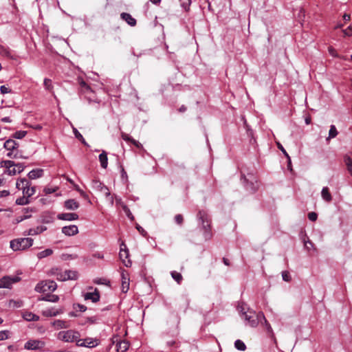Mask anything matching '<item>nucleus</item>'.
<instances>
[{
  "label": "nucleus",
  "mask_w": 352,
  "mask_h": 352,
  "mask_svg": "<svg viewBox=\"0 0 352 352\" xmlns=\"http://www.w3.org/2000/svg\"><path fill=\"white\" fill-rule=\"evenodd\" d=\"M86 347H94L98 344L97 340H93L92 338L85 339Z\"/></svg>",
  "instance_id": "obj_36"
},
{
  "label": "nucleus",
  "mask_w": 352,
  "mask_h": 352,
  "mask_svg": "<svg viewBox=\"0 0 352 352\" xmlns=\"http://www.w3.org/2000/svg\"><path fill=\"white\" fill-rule=\"evenodd\" d=\"M80 337V333L72 329L60 331L57 336L58 340L66 342H73Z\"/></svg>",
  "instance_id": "obj_4"
},
{
  "label": "nucleus",
  "mask_w": 352,
  "mask_h": 352,
  "mask_svg": "<svg viewBox=\"0 0 352 352\" xmlns=\"http://www.w3.org/2000/svg\"><path fill=\"white\" fill-rule=\"evenodd\" d=\"M283 279L286 282H289L291 280V276L289 272L287 271H283L282 272Z\"/></svg>",
  "instance_id": "obj_51"
},
{
  "label": "nucleus",
  "mask_w": 352,
  "mask_h": 352,
  "mask_svg": "<svg viewBox=\"0 0 352 352\" xmlns=\"http://www.w3.org/2000/svg\"><path fill=\"white\" fill-rule=\"evenodd\" d=\"M80 91L83 94H89L91 92V87L83 80L79 81Z\"/></svg>",
  "instance_id": "obj_30"
},
{
  "label": "nucleus",
  "mask_w": 352,
  "mask_h": 352,
  "mask_svg": "<svg viewBox=\"0 0 352 352\" xmlns=\"http://www.w3.org/2000/svg\"><path fill=\"white\" fill-rule=\"evenodd\" d=\"M76 342V345L78 346H85V340H80V338L77 339V340H75Z\"/></svg>",
  "instance_id": "obj_59"
},
{
  "label": "nucleus",
  "mask_w": 352,
  "mask_h": 352,
  "mask_svg": "<svg viewBox=\"0 0 352 352\" xmlns=\"http://www.w3.org/2000/svg\"><path fill=\"white\" fill-rule=\"evenodd\" d=\"M53 254V250L52 249H46L43 251H41L37 254V257L39 259L44 258L45 257H47Z\"/></svg>",
  "instance_id": "obj_34"
},
{
  "label": "nucleus",
  "mask_w": 352,
  "mask_h": 352,
  "mask_svg": "<svg viewBox=\"0 0 352 352\" xmlns=\"http://www.w3.org/2000/svg\"><path fill=\"white\" fill-rule=\"evenodd\" d=\"M64 206L67 210H75L79 208V203L75 199H68L65 201Z\"/></svg>",
  "instance_id": "obj_18"
},
{
  "label": "nucleus",
  "mask_w": 352,
  "mask_h": 352,
  "mask_svg": "<svg viewBox=\"0 0 352 352\" xmlns=\"http://www.w3.org/2000/svg\"><path fill=\"white\" fill-rule=\"evenodd\" d=\"M172 278L178 283L180 284L183 277L182 274L176 271H173L171 273Z\"/></svg>",
  "instance_id": "obj_38"
},
{
  "label": "nucleus",
  "mask_w": 352,
  "mask_h": 352,
  "mask_svg": "<svg viewBox=\"0 0 352 352\" xmlns=\"http://www.w3.org/2000/svg\"><path fill=\"white\" fill-rule=\"evenodd\" d=\"M308 218L310 221H315L318 218V214L314 212H311L308 214Z\"/></svg>",
  "instance_id": "obj_54"
},
{
  "label": "nucleus",
  "mask_w": 352,
  "mask_h": 352,
  "mask_svg": "<svg viewBox=\"0 0 352 352\" xmlns=\"http://www.w3.org/2000/svg\"><path fill=\"white\" fill-rule=\"evenodd\" d=\"M277 146L283 152V153L286 157L289 156L280 143L277 142Z\"/></svg>",
  "instance_id": "obj_56"
},
{
  "label": "nucleus",
  "mask_w": 352,
  "mask_h": 352,
  "mask_svg": "<svg viewBox=\"0 0 352 352\" xmlns=\"http://www.w3.org/2000/svg\"><path fill=\"white\" fill-rule=\"evenodd\" d=\"M29 184L30 182L27 179L22 178L16 182V187L19 190H22L23 191V189H25L26 186Z\"/></svg>",
  "instance_id": "obj_26"
},
{
  "label": "nucleus",
  "mask_w": 352,
  "mask_h": 352,
  "mask_svg": "<svg viewBox=\"0 0 352 352\" xmlns=\"http://www.w3.org/2000/svg\"><path fill=\"white\" fill-rule=\"evenodd\" d=\"M43 173V170L42 169H34V170H31L28 173V177L30 179H34L42 177Z\"/></svg>",
  "instance_id": "obj_25"
},
{
  "label": "nucleus",
  "mask_w": 352,
  "mask_h": 352,
  "mask_svg": "<svg viewBox=\"0 0 352 352\" xmlns=\"http://www.w3.org/2000/svg\"><path fill=\"white\" fill-rule=\"evenodd\" d=\"M337 135H338V131H337L336 126L334 125H331L330 126V129L329 131V137L327 138V140H329L331 138H334L337 136Z\"/></svg>",
  "instance_id": "obj_39"
},
{
  "label": "nucleus",
  "mask_w": 352,
  "mask_h": 352,
  "mask_svg": "<svg viewBox=\"0 0 352 352\" xmlns=\"http://www.w3.org/2000/svg\"><path fill=\"white\" fill-rule=\"evenodd\" d=\"M136 148H142V145L137 140H133V143H132Z\"/></svg>",
  "instance_id": "obj_64"
},
{
  "label": "nucleus",
  "mask_w": 352,
  "mask_h": 352,
  "mask_svg": "<svg viewBox=\"0 0 352 352\" xmlns=\"http://www.w3.org/2000/svg\"><path fill=\"white\" fill-rule=\"evenodd\" d=\"M46 229H47L46 227L45 226H38L36 228H30L28 230V235L38 234L42 233L43 231L46 230Z\"/></svg>",
  "instance_id": "obj_29"
},
{
  "label": "nucleus",
  "mask_w": 352,
  "mask_h": 352,
  "mask_svg": "<svg viewBox=\"0 0 352 352\" xmlns=\"http://www.w3.org/2000/svg\"><path fill=\"white\" fill-rule=\"evenodd\" d=\"M18 276L10 277L8 276H3L0 280V288H10L13 283H17L20 280Z\"/></svg>",
  "instance_id": "obj_8"
},
{
  "label": "nucleus",
  "mask_w": 352,
  "mask_h": 352,
  "mask_svg": "<svg viewBox=\"0 0 352 352\" xmlns=\"http://www.w3.org/2000/svg\"><path fill=\"white\" fill-rule=\"evenodd\" d=\"M58 219L64 221H73L78 219L76 213H61L58 214Z\"/></svg>",
  "instance_id": "obj_15"
},
{
  "label": "nucleus",
  "mask_w": 352,
  "mask_h": 352,
  "mask_svg": "<svg viewBox=\"0 0 352 352\" xmlns=\"http://www.w3.org/2000/svg\"><path fill=\"white\" fill-rule=\"evenodd\" d=\"M50 274L55 276L57 280L60 281L76 280L78 278L77 272L72 270H65V272H61L58 268H52L50 270Z\"/></svg>",
  "instance_id": "obj_2"
},
{
  "label": "nucleus",
  "mask_w": 352,
  "mask_h": 352,
  "mask_svg": "<svg viewBox=\"0 0 352 352\" xmlns=\"http://www.w3.org/2000/svg\"><path fill=\"white\" fill-rule=\"evenodd\" d=\"M122 209L124 210V212H125V214H126V216L131 220H133L134 219V217L133 216L132 213L131 212L129 208L126 206H122Z\"/></svg>",
  "instance_id": "obj_48"
},
{
  "label": "nucleus",
  "mask_w": 352,
  "mask_h": 352,
  "mask_svg": "<svg viewBox=\"0 0 352 352\" xmlns=\"http://www.w3.org/2000/svg\"><path fill=\"white\" fill-rule=\"evenodd\" d=\"M33 239L31 238H19L10 241V248L14 251L24 250L33 244Z\"/></svg>",
  "instance_id": "obj_3"
},
{
  "label": "nucleus",
  "mask_w": 352,
  "mask_h": 352,
  "mask_svg": "<svg viewBox=\"0 0 352 352\" xmlns=\"http://www.w3.org/2000/svg\"><path fill=\"white\" fill-rule=\"evenodd\" d=\"M248 309L244 302H241L237 306L238 311L241 314L243 318L245 317L246 314L248 313Z\"/></svg>",
  "instance_id": "obj_32"
},
{
  "label": "nucleus",
  "mask_w": 352,
  "mask_h": 352,
  "mask_svg": "<svg viewBox=\"0 0 352 352\" xmlns=\"http://www.w3.org/2000/svg\"><path fill=\"white\" fill-rule=\"evenodd\" d=\"M120 16L121 18L131 26H135L136 25V20L130 14L122 12Z\"/></svg>",
  "instance_id": "obj_20"
},
{
  "label": "nucleus",
  "mask_w": 352,
  "mask_h": 352,
  "mask_svg": "<svg viewBox=\"0 0 352 352\" xmlns=\"http://www.w3.org/2000/svg\"><path fill=\"white\" fill-rule=\"evenodd\" d=\"M0 91L1 94H6L11 92V89L6 87L4 85L1 86L0 87Z\"/></svg>",
  "instance_id": "obj_55"
},
{
  "label": "nucleus",
  "mask_w": 352,
  "mask_h": 352,
  "mask_svg": "<svg viewBox=\"0 0 352 352\" xmlns=\"http://www.w3.org/2000/svg\"><path fill=\"white\" fill-rule=\"evenodd\" d=\"M73 309L76 311H79L81 312H84L87 310V307L80 304H74L73 305Z\"/></svg>",
  "instance_id": "obj_45"
},
{
  "label": "nucleus",
  "mask_w": 352,
  "mask_h": 352,
  "mask_svg": "<svg viewBox=\"0 0 352 352\" xmlns=\"http://www.w3.org/2000/svg\"><path fill=\"white\" fill-rule=\"evenodd\" d=\"M62 232L67 236H74L78 233V228L76 225L64 226L62 228Z\"/></svg>",
  "instance_id": "obj_13"
},
{
  "label": "nucleus",
  "mask_w": 352,
  "mask_h": 352,
  "mask_svg": "<svg viewBox=\"0 0 352 352\" xmlns=\"http://www.w3.org/2000/svg\"><path fill=\"white\" fill-rule=\"evenodd\" d=\"M321 196L322 199L327 202H331L332 200V196L330 193L329 189L328 187H324L321 192Z\"/></svg>",
  "instance_id": "obj_23"
},
{
  "label": "nucleus",
  "mask_w": 352,
  "mask_h": 352,
  "mask_svg": "<svg viewBox=\"0 0 352 352\" xmlns=\"http://www.w3.org/2000/svg\"><path fill=\"white\" fill-rule=\"evenodd\" d=\"M26 135V132L23 131H19L14 133L13 137L16 139H22Z\"/></svg>",
  "instance_id": "obj_49"
},
{
  "label": "nucleus",
  "mask_w": 352,
  "mask_h": 352,
  "mask_svg": "<svg viewBox=\"0 0 352 352\" xmlns=\"http://www.w3.org/2000/svg\"><path fill=\"white\" fill-rule=\"evenodd\" d=\"M23 302L21 300H10L9 307L12 308H19L22 306Z\"/></svg>",
  "instance_id": "obj_41"
},
{
  "label": "nucleus",
  "mask_w": 352,
  "mask_h": 352,
  "mask_svg": "<svg viewBox=\"0 0 352 352\" xmlns=\"http://www.w3.org/2000/svg\"><path fill=\"white\" fill-rule=\"evenodd\" d=\"M99 161L100 162V165L102 168H106L108 165V158H107V153L106 151H103L100 155H99Z\"/></svg>",
  "instance_id": "obj_24"
},
{
  "label": "nucleus",
  "mask_w": 352,
  "mask_h": 352,
  "mask_svg": "<svg viewBox=\"0 0 352 352\" xmlns=\"http://www.w3.org/2000/svg\"><path fill=\"white\" fill-rule=\"evenodd\" d=\"M23 318L27 321H38L39 317L32 312H25L23 314Z\"/></svg>",
  "instance_id": "obj_28"
},
{
  "label": "nucleus",
  "mask_w": 352,
  "mask_h": 352,
  "mask_svg": "<svg viewBox=\"0 0 352 352\" xmlns=\"http://www.w3.org/2000/svg\"><path fill=\"white\" fill-rule=\"evenodd\" d=\"M242 179L250 184V188L251 190L255 191L258 188L256 177L253 174L250 173L248 175V177L243 176Z\"/></svg>",
  "instance_id": "obj_11"
},
{
  "label": "nucleus",
  "mask_w": 352,
  "mask_h": 352,
  "mask_svg": "<svg viewBox=\"0 0 352 352\" xmlns=\"http://www.w3.org/2000/svg\"><path fill=\"white\" fill-rule=\"evenodd\" d=\"M344 34L346 36L352 35V27H349L346 30H344Z\"/></svg>",
  "instance_id": "obj_62"
},
{
  "label": "nucleus",
  "mask_w": 352,
  "mask_h": 352,
  "mask_svg": "<svg viewBox=\"0 0 352 352\" xmlns=\"http://www.w3.org/2000/svg\"><path fill=\"white\" fill-rule=\"evenodd\" d=\"M344 162L347 167L348 171L350 173L351 175L352 176V158L349 156L344 157Z\"/></svg>",
  "instance_id": "obj_37"
},
{
  "label": "nucleus",
  "mask_w": 352,
  "mask_h": 352,
  "mask_svg": "<svg viewBox=\"0 0 352 352\" xmlns=\"http://www.w3.org/2000/svg\"><path fill=\"white\" fill-rule=\"evenodd\" d=\"M7 156L10 158H17L18 157L17 153H14V151H10V152L8 153Z\"/></svg>",
  "instance_id": "obj_60"
},
{
  "label": "nucleus",
  "mask_w": 352,
  "mask_h": 352,
  "mask_svg": "<svg viewBox=\"0 0 352 352\" xmlns=\"http://www.w3.org/2000/svg\"><path fill=\"white\" fill-rule=\"evenodd\" d=\"M1 165L8 168L9 175H11L21 173L25 167L23 164H16L14 162L10 160H3L1 162Z\"/></svg>",
  "instance_id": "obj_5"
},
{
  "label": "nucleus",
  "mask_w": 352,
  "mask_h": 352,
  "mask_svg": "<svg viewBox=\"0 0 352 352\" xmlns=\"http://www.w3.org/2000/svg\"><path fill=\"white\" fill-rule=\"evenodd\" d=\"M97 320H98V318L96 316L89 317L87 318V321L90 322L91 324L96 323Z\"/></svg>",
  "instance_id": "obj_58"
},
{
  "label": "nucleus",
  "mask_w": 352,
  "mask_h": 352,
  "mask_svg": "<svg viewBox=\"0 0 352 352\" xmlns=\"http://www.w3.org/2000/svg\"><path fill=\"white\" fill-rule=\"evenodd\" d=\"M175 221L177 224L182 225L184 222V217L182 214H178L175 215Z\"/></svg>",
  "instance_id": "obj_52"
},
{
  "label": "nucleus",
  "mask_w": 352,
  "mask_h": 352,
  "mask_svg": "<svg viewBox=\"0 0 352 352\" xmlns=\"http://www.w3.org/2000/svg\"><path fill=\"white\" fill-rule=\"evenodd\" d=\"M328 52L333 57H336V58H342V59H344V60H346V58L344 57V56H340L338 55V54L336 52V50L332 47V46H329L328 47Z\"/></svg>",
  "instance_id": "obj_42"
},
{
  "label": "nucleus",
  "mask_w": 352,
  "mask_h": 352,
  "mask_svg": "<svg viewBox=\"0 0 352 352\" xmlns=\"http://www.w3.org/2000/svg\"><path fill=\"white\" fill-rule=\"evenodd\" d=\"M244 127L246 129L248 135L253 137V131L250 128V126L245 120H244Z\"/></svg>",
  "instance_id": "obj_50"
},
{
  "label": "nucleus",
  "mask_w": 352,
  "mask_h": 352,
  "mask_svg": "<svg viewBox=\"0 0 352 352\" xmlns=\"http://www.w3.org/2000/svg\"><path fill=\"white\" fill-rule=\"evenodd\" d=\"M53 325L57 329H66L69 327L67 322L60 320H55L53 322Z\"/></svg>",
  "instance_id": "obj_31"
},
{
  "label": "nucleus",
  "mask_w": 352,
  "mask_h": 352,
  "mask_svg": "<svg viewBox=\"0 0 352 352\" xmlns=\"http://www.w3.org/2000/svg\"><path fill=\"white\" fill-rule=\"evenodd\" d=\"M56 287L57 285L54 280H43L36 285L35 290L37 292L48 294L54 292Z\"/></svg>",
  "instance_id": "obj_6"
},
{
  "label": "nucleus",
  "mask_w": 352,
  "mask_h": 352,
  "mask_svg": "<svg viewBox=\"0 0 352 352\" xmlns=\"http://www.w3.org/2000/svg\"><path fill=\"white\" fill-rule=\"evenodd\" d=\"M85 300H91L93 302H96L100 300V293L97 288L94 292H87L84 295Z\"/></svg>",
  "instance_id": "obj_14"
},
{
  "label": "nucleus",
  "mask_w": 352,
  "mask_h": 352,
  "mask_svg": "<svg viewBox=\"0 0 352 352\" xmlns=\"http://www.w3.org/2000/svg\"><path fill=\"white\" fill-rule=\"evenodd\" d=\"M29 203V201L28 198H25L24 197H20L16 200V204L17 205H25Z\"/></svg>",
  "instance_id": "obj_47"
},
{
  "label": "nucleus",
  "mask_w": 352,
  "mask_h": 352,
  "mask_svg": "<svg viewBox=\"0 0 352 352\" xmlns=\"http://www.w3.org/2000/svg\"><path fill=\"white\" fill-rule=\"evenodd\" d=\"M56 191V189L55 188H45L44 189V192H45V194H51V193H53Z\"/></svg>",
  "instance_id": "obj_63"
},
{
  "label": "nucleus",
  "mask_w": 352,
  "mask_h": 352,
  "mask_svg": "<svg viewBox=\"0 0 352 352\" xmlns=\"http://www.w3.org/2000/svg\"><path fill=\"white\" fill-rule=\"evenodd\" d=\"M41 300L49 301L56 302L59 300V297L54 294H50V293L45 294L41 298Z\"/></svg>",
  "instance_id": "obj_27"
},
{
  "label": "nucleus",
  "mask_w": 352,
  "mask_h": 352,
  "mask_svg": "<svg viewBox=\"0 0 352 352\" xmlns=\"http://www.w3.org/2000/svg\"><path fill=\"white\" fill-rule=\"evenodd\" d=\"M36 192L35 187H30V184L28 185L25 189H23V195H26L28 197L32 196Z\"/></svg>",
  "instance_id": "obj_35"
},
{
  "label": "nucleus",
  "mask_w": 352,
  "mask_h": 352,
  "mask_svg": "<svg viewBox=\"0 0 352 352\" xmlns=\"http://www.w3.org/2000/svg\"><path fill=\"white\" fill-rule=\"evenodd\" d=\"M180 1L181 6L185 10H188L191 4V0H179Z\"/></svg>",
  "instance_id": "obj_44"
},
{
  "label": "nucleus",
  "mask_w": 352,
  "mask_h": 352,
  "mask_svg": "<svg viewBox=\"0 0 352 352\" xmlns=\"http://www.w3.org/2000/svg\"><path fill=\"white\" fill-rule=\"evenodd\" d=\"M93 186L97 189H99L107 197H109L111 194L107 186L102 184L100 181H93Z\"/></svg>",
  "instance_id": "obj_12"
},
{
  "label": "nucleus",
  "mask_w": 352,
  "mask_h": 352,
  "mask_svg": "<svg viewBox=\"0 0 352 352\" xmlns=\"http://www.w3.org/2000/svg\"><path fill=\"white\" fill-rule=\"evenodd\" d=\"M19 144L14 140H8L4 143V148L8 151H14L17 148Z\"/></svg>",
  "instance_id": "obj_21"
},
{
  "label": "nucleus",
  "mask_w": 352,
  "mask_h": 352,
  "mask_svg": "<svg viewBox=\"0 0 352 352\" xmlns=\"http://www.w3.org/2000/svg\"><path fill=\"white\" fill-rule=\"evenodd\" d=\"M74 133L75 135V137L78 140H80L84 145L87 144L82 135L79 133V131L76 129H74Z\"/></svg>",
  "instance_id": "obj_43"
},
{
  "label": "nucleus",
  "mask_w": 352,
  "mask_h": 352,
  "mask_svg": "<svg viewBox=\"0 0 352 352\" xmlns=\"http://www.w3.org/2000/svg\"><path fill=\"white\" fill-rule=\"evenodd\" d=\"M234 346L239 351H245L246 349L245 344L241 340H237L235 341Z\"/></svg>",
  "instance_id": "obj_40"
},
{
  "label": "nucleus",
  "mask_w": 352,
  "mask_h": 352,
  "mask_svg": "<svg viewBox=\"0 0 352 352\" xmlns=\"http://www.w3.org/2000/svg\"><path fill=\"white\" fill-rule=\"evenodd\" d=\"M44 86H45L46 89H47L49 91H52V89L53 88V86H52V80L50 79H48V78H45V80H44Z\"/></svg>",
  "instance_id": "obj_46"
},
{
  "label": "nucleus",
  "mask_w": 352,
  "mask_h": 352,
  "mask_svg": "<svg viewBox=\"0 0 352 352\" xmlns=\"http://www.w3.org/2000/svg\"><path fill=\"white\" fill-rule=\"evenodd\" d=\"M10 195V192L6 190L0 191V197H6Z\"/></svg>",
  "instance_id": "obj_61"
},
{
  "label": "nucleus",
  "mask_w": 352,
  "mask_h": 352,
  "mask_svg": "<svg viewBox=\"0 0 352 352\" xmlns=\"http://www.w3.org/2000/svg\"><path fill=\"white\" fill-rule=\"evenodd\" d=\"M45 344L40 340H30L24 345V348L27 350H41Z\"/></svg>",
  "instance_id": "obj_7"
},
{
  "label": "nucleus",
  "mask_w": 352,
  "mask_h": 352,
  "mask_svg": "<svg viewBox=\"0 0 352 352\" xmlns=\"http://www.w3.org/2000/svg\"><path fill=\"white\" fill-rule=\"evenodd\" d=\"M136 228L142 236H145L147 234V232L140 226L137 225Z\"/></svg>",
  "instance_id": "obj_57"
},
{
  "label": "nucleus",
  "mask_w": 352,
  "mask_h": 352,
  "mask_svg": "<svg viewBox=\"0 0 352 352\" xmlns=\"http://www.w3.org/2000/svg\"><path fill=\"white\" fill-rule=\"evenodd\" d=\"M256 316H258V322H261L262 324H265V327H266L267 330L269 332H272V327H271L270 323L266 320L263 313V312H258V314H256Z\"/></svg>",
  "instance_id": "obj_19"
},
{
  "label": "nucleus",
  "mask_w": 352,
  "mask_h": 352,
  "mask_svg": "<svg viewBox=\"0 0 352 352\" xmlns=\"http://www.w3.org/2000/svg\"><path fill=\"white\" fill-rule=\"evenodd\" d=\"M8 331H0V341L4 340L8 338Z\"/></svg>",
  "instance_id": "obj_53"
},
{
  "label": "nucleus",
  "mask_w": 352,
  "mask_h": 352,
  "mask_svg": "<svg viewBox=\"0 0 352 352\" xmlns=\"http://www.w3.org/2000/svg\"><path fill=\"white\" fill-rule=\"evenodd\" d=\"M118 352H126L129 347V342L126 340H121L116 344Z\"/></svg>",
  "instance_id": "obj_22"
},
{
  "label": "nucleus",
  "mask_w": 352,
  "mask_h": 352,
  "mask_svg": "<svg viewBox=\"0 0 352 352\" xmlns=\"http://www.w3.org/2000/svg\"><path fill=\"white\" fill-rule=\"evenodd\" d=\"M244 319L248 322L249 325L252 327H256L258 324V316H256V313L253 310L248 309V313L246 314Z\"/></svg>",
  "instance_id": "obj_10"
},
{
  "label": "nucleus",
  "mask_w": 352,
  "mask_h": 352,
  "mask_svg": "<svg viewBox=\"0 0 352 352\" xmlns=\"http://www.w3.org/2000/svg\"><path fill=\"white\" fill-rule=\"evenodd\" d=\"M63 313V309H47L46 310H44L43 311V315L44 316H46V317H52V316H56L58 314H61Z\"/></svg>",
  "instance_id": "obj_17"
},
{
  "label": "nucleus",
  "mask_w": 352,
  "mask_h": 352,
  "mask_svg": "<svg viewBox=\"0 0 352 352\" xmlns=\"http://www.w3.org/2000/svg\"><path fill=\"white\" fill-rule=\"evenodd\" d=\"M129 289V278L128 274L125 272L122 273V290L123 292H126Z\"/></svg>",
  "instance_id": "obj_16"
},
{
  "label": "nucleus",
  "mask_w": 352,
  "mask_h": 352,
  "mask_svg": "<svg viewBox=\"0 0 352 352\" xmlns=\"http://www.w3.org/2000/svg\"><path fill=\"white\" fill-rule=\"evenodd\" d=\"M0 55L9 58H12L10 50L3 45H0Z\"/></svg>",
  "instance_id": "obj_33"
},
{
  "label": "nucleus",
  "mask_w": 352,
  "mask_h": 352,
  "mask_svg": "<svg viewBox=\"0 0 352 352\" xmlns=\"http://www.w3.org/2000/svg\"><path fill=\"white\" fill-rule=\"evenodd\" d=\"M198 217L201 221V231L204 241H208L212 237V232L211 228V221L208 215L204 211H199Z\"/></svg>",
  "instance_id": "obj_1"
},
{
  "label": "nucleus",
  "mask_w": 352,
  "mask_h": 352,
  "mask_svg": "<svg viewBox=\"0 0 352 352\" xmlns=\"http://www.w3.org/2000/svg\"><path fill=\"white\" fill-rule=\"evenodd\" d=\"M119 256L126 267H131V261L129 259L127 261H125V258H127L129 257V250L126 248L125 243L123 242L120 245Z\"/></svg>",
  "instance_id": "obj_9"
}]
</instances>
